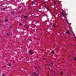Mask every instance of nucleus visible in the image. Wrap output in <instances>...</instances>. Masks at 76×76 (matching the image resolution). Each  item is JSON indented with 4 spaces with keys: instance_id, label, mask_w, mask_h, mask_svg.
<instances>
[{
    "instance_id": "1",
    "label": "nucleus",
    "mask_w": 76,
    "mask_h": 76,
    "mask_svg": "<svg viewBox=\"0 0 76 76\" xmlns=\"http://www.w3.org/2000/svg\"><path fill=\"white\" fill-rule=\"evenodd\" d=\"M62 13V15H63V16H65V18H66V19H67V15H64L63 13L62 12H61Z\"/></svg>"
},
{
    "instance_id": "2",
    "label": "nucleus",
    "mask_w": 76,
    "mask_h": 76,
    "mask_svg": "<svg viewBox=\"0 0 76 76\" xmlns=\"http://www.w3.org/2000/svg\"><path fill=\"white\" fill-rule=\"evenodd\" d=\"M69 31L70 32H72V33H73V31L72 30V27L69 26Z\"/></svg>"
},
{
    "instance_id": "3",
    "label": "nucleus",
    "mask_w": 76,
    "mask_h": 76,
    "mask_svg": "<svg viewBox=\"0 0 76 76\" xmlns=\"http://www.w3.org/2000/svg\"><path fill=\"white\" fill-rule=\"evenodd\" d=\"M29 53L31 54V55H32V54H33V53H34L32 51V50H30V51H29Z\"/></svg>"
},
{
    "instance_id": "4",
    "label": "nucleus",
    "mask_w": 76,
    "mask_h": 76,
    "mask_svg": "<svg viewBox=\"0 0 76 76\" xmlns=\"http://www.w3.org/2000/svg\"><path fill=\"white\" fill-rule=\"evenodd\" d=\"M24 18L26 19H28V17L27 16H24Z\"/></svg>"
},
{
    "instance_id": "5",
    "label": "nucleus",
    "mask_w": 76,
    "mask_h": 76,
    "mask_svg": "<svg viewBox=\"0 0 76 76\" xmlns=\"http://www.w3.org/2000/svg\"><path fill=\"white\" fill-rule=\"evenodd\" d=\"M66 33H67V34H69V33H70V32L69 30H67V31H66Z\"/></svg>"
},
{
    "instance_id": "6",
    "label": "nucleus",
    "mask_w": 76,
    "mask_h": 76,
    "mask_svg": "<svg viewBox=\"0 0 76 76\" xmlns=\"http://www.w3.org/2000/svg\"><path fill=\"white\" fill-rule=\"evenodd\" d=\"M51 53H53V54H54V53H55L54 51L52 50V51L51 52Z\"/></svg>"
},
{
    "instance_id": "7",
    "label": "nucleus",
    "mask_w": 76,
    "mask_h": 76,
    "mask_svg": "<svg viewBox=\"0 0 76 76\" xmlns=\"http://www.w3.org/2000/svg\"><path fill=\"white\" fill-rule=\"evenodd\" d=\"M45 8H46V9H47V10H48V11H50V10H49V9H48V8H47V7H45Z\"/></svg>"
},
{
    "instance_id": "8",
    "label": "nucleus",
    "mask_w": 76,
    "mask_h": 76,
    "mask_svg": "<svg viewBox=\"0 0 76 76\" xmlns=\"http://www.w3.org/2000/svg\"><path fill=\"white\" fill-rule=\"evenodd\" d=\"M12 14V15H13L14 14V12L12 11L11 13Z\"/></svg>"
},
{
    "instance_id": "9",
    "label": "nucleus",
    "mask_w": 76,
    "mask_h": 76,
    "mask_svg": "<svg viewBox=\"0 0 76 76\" xmlns=\"http://www.w3.org/2000/svg\"><path fill=\"white\" fill-rule=\"evenodd\" d=\"M32 5H33V4H34V2L32 1Z\"/></svg>"
},
{
    "instance_id": "10",
    "label": "nucleus",
    "mask_w": 76,
    "mask_h": 76,
    "mask_svg": "<svg viewBox=\"0 0 76 76\" xmlns=\"http://www.w3.org/2000/svg\"><path fill=\"white\" fill-rule=\"evenodd\" d=\"M60 74H61V75H62L63 72H61V73H60Z\"/></svg>"
},
{
    "instance_id": "11",
    "label": "nucleus",
    "mask_w": 76,
    "mask_h": 76,
    "mask_svg": "<svg viewBox=\"0 0 76 76\" xmlns=\"http://www.w3.org/2000/svg\"><path fill=\"white\" fill-rule=\"evenodd\" d=\"M9 66H12V64H9Z\"/></svg>"
},
{
    "instance_id": "12",
    "label": "nucleus",
    "mask_w": 76,
    "mask_h": 76,
    "mask_svg": "<svg viewBox=\"0 0 76 76\" xmlns=\"http://www.w3.org/2000/svg\"><path fill=\"white\" fill-rule=\"evenodd\" d=\"M53 27H54V28H56V26H55L54 25H53Z\"/></svg>"
},
{
    "instance_id": "13",
    "label": "nucleus",
    "mask_w": 76,
    "mask_h": 76,
    "mask_svg": "<svg viewBox=\"0 0 76 76\" xmlns=\"http://www.w3.org/2000/svg\"><path fill=\"white\" fill-rule=\"evenodd\" d=\"M29 41H32V40H31V39H29Z\"/></svg>"
},
{
    "instance_id": "14",
    "label": "nucleus",
    "mask_w": 76,
    "mask_h": 76,
    "mask_svg": "<svg viewBox=\"0 0 76 76\" xmlns=\"http://www.w3.org/2000/svg\"><path fill=\"white\" fill-rule=\"evenodd\" d=\"M4 75H5L4 74H3L2 75V76H4Z\"/></svg>"
},
{
    "instance_id": "15",
    "label": "nucleus",
    "mask_w": 76,
    "mask_h": 76,
    "mask_svg": "<svg viewBox=\"0 0 76 76\" xmlns=\"http://www.w3.org/2000/svg\"><path fill=\"white\" fill-rule=\"evenodd\" d=\"M19 25H22V23H20L19 24Z\"/></svg>"
},
{
    "instance_id": "16",
    "label": "nucleus",
    "mask_w": 76,
    "mask_h": 76,
    "mask_svg": "<svg viewBox=\"0 0 76 76\" xmlns=\"http://www.w3.org/2000/svg\"><path fill=\"white\" fill-rule=\"evenodd\" d=\"M74 60H76V57H75L74 58Z\"/></svg>"
},
{
    "instance_id": "17",
    "label": "nucleus",
    "mask_w": 76,
    "mask_h": 76,
    "mask_svg": "<svg viewBox=\"0 0 76 76\" xmlns=\"http://www.w3.org/2000/svg\"><path fill=\"white\" fill-rule=\"evenodd\" d=\"M12 27V26H9V28H10Z\"/></svg>"
},
{
    "instance_id": "18",
    "label": "nucleus",
    "mask_w": 76,
    "mask_h": 76,
    "mask_svg": "<svg viewBox=\"0 0 76 76\" xmlns=\"http://www.w3.org/2000/svg\"><path fill=\"white\" fill-rule=\"evenodd\" d=\"M7 21H8V20H5V22H7Z\"/></svg>"
},
{
    "instance_id": "19",
    "label": "nucleus",
    "mask_w": 76,
    "mask_h": 76,
    "mask_svg": "<svg viewBox=\"0 0 76 76\" xmlns=\"http://www.w3.org/2000/svg\"><path fill=\"white\" fill-rule=\"evenodd\" d=\"M5 9H6V8H3V9H4V10Z\"/></svg>"
},
{
    "instance_id": "20",
    "label": "nucleus",
    "mask_w": 76,
    "mask_h": 76,
    "mask_svg": "<svg viewBox=\"0 0 76 76\" xmlns=\"http://www.w3.org/2000/svg\"><path fill=\"white\" fill-rule=\"evenodd\" d=\"M7 35H9V34H7Z\"/></svg>"
},
{
    "instance_id": "21",
    "label": "nucleus",
    "mask_w": 76,
    "mask_h": 76,
    "mask_svg": "<svg viewBox=\"0 0 76 76\" xmlns=\"http://www.w3.org/2000/svg\"><path fill=\"white\" fill-rule=\"evenodd\" d=\"M55 4H56L57 3H56V2H54Z\"/></svg>"
},
{
    "instance_id": "22",
    "label": "nucleus",
    "mask_w": 76,
    "mask_h": 76,
    "mask_svg": "<svg viewBox=\"0 0 76 76\" xmlns=\"http://www.w3.org/2000/svg\"><path fill=\"white\" fill-rule=\"evenodd\" d=\"M51 65L52 66H53V64H52Z\"/></svg>"
},
{
    "instance_id": "23",
    "label": "nucleus",
    "mask_w": 76,
    "mask_h": 76,
    "mask_svg": "<svg viewBox=\"0 0 76 76\" xmlns=\"http://www.w3.org/2000/svg\"><path fill=\"white\" fill-rule=\"evenodd\" d=\"M49 1H51V0H48Z\"/></svg>"
},
{
    "instance_id": "24",
    "label": "nucleus",
    "mask_w": 76,
    "mask_h": 76,
    "mask_svg": "<svg viewBox=\"0 0 76 76\" xmlns=\"http://www.w3.org/2000/svg\"><path fill=\"white\" fill-rule=\"evenodd\" d=\"M52 71V70H50V71L51 72V71Z\"/></svg>"
},
{
    "instance_id": "25",
    "label": "nucleus",
    "mask_w": 76,
    "mask_h": 76,
    "mask_svg": "<svg viewBox=\"0 0 76 76\" xmlns=\"http://www.w3.org/2000/svg\"><path fill=\"white\" fill-rule=\"evenodd\" d=\"M73 35H75V34H73Z\"/></svg>"
},
{
    "instance_id": "26",
    "label": "nucleus",
    "mask_w": 76,
    "mask_h": 76,
    "mask_svg": "<svg viewBox=\"0 0 76 76\" xmlns=\"http://www.w3.org/2000/svg\"><path fill=\"white\" fill-rule=\"evenodd\" d=\"M48 66H50V64H49V65H48Z\"/></svg>"
},
{
    "instance_id": "27",
    "label": "nucleus",
    "mask_w": 76,
    "mask_h": 76,
    "mask_svg": "<svg viewBox=\"0 0 76 76\" xmlns=\"http://www.w3.org/2000/svg\"><path fill=\"white\" fill-rule=\"evenodd\" d=\"M57 14H58V13H57Z\"/></svg>"
},
{
    "instance_id": "28",
    "label": "nucleus",
    "mask_w": 76,
    "mask_h": 76,
    "mask_svg": "<svg viewBox=\"0 0 76 76\" xmlns=\"http://www.w3.org/2000/svg\"><path fill=\"white\" fill-rule=\"evenodd\" d=\"M25 72H26L25 71Z\"/></svg>"
}]
</instances>
